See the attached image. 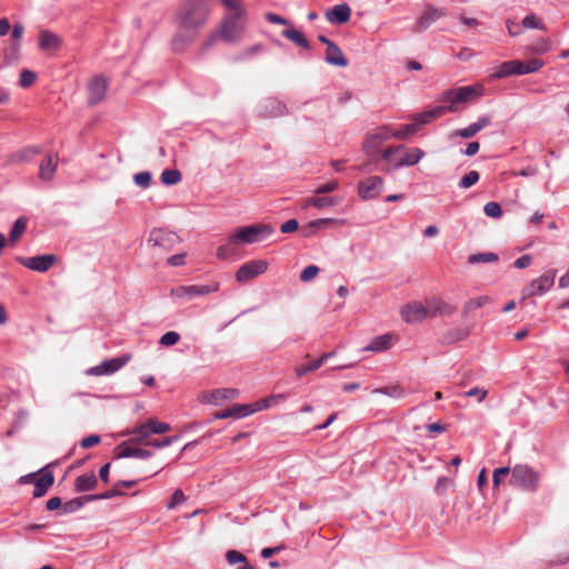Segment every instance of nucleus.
<instances>
[{
  "mask_svg": "<svg viewBox=\"0 0 569 569\" xmlns=\"http://www.w3.org/2000/svg\"><path fill=\"white\" fill-rule=\"evenodd\" d=\"M221 3L228 10L220 23L217 34L207 42L211 44L216 37L224 42L234 43L240 41L247 29V11L239 0H221Z\"/></svg>",
  "mask_w": 569,
  "mask_h": 569,
  "instance_id": "nucleus-1",
  "label": "nucleus"
},
{
  "mask_svg": "<svg viewBox=\"0 0 569 569\" xmlns=\"http://www.w3.org/2000/svg\"><path fill=\"white\" fill-rule=\"evenodd\" d=\"M209 13L208 0H186L177 13L179 28L193 33L206 23Z\"/></svg>",
  "mask_w": 569,
  "mask_h": 569,
  "instance_id": "nucleus-2",
  "label": "nucleus"
},
{
  "mask_svg": "<svg viewBox=\"0 0 569 569\" xmlns=\"http://www.w3.org/2000/svg\"><path fill=\"white\" fill-rule=\"evenodd\" d=\"M425 157L420 148H406L405 146H390L381 152V159L387 162L386 171L417 164Z\"/></svg>",
  "mask_w": 569,
  "mask_h": 569,
  "instance_id": "nucleus-3",
  "label": "nucleus"
},
{
  "mask_svg": "<svg viewBox=\"0 0 569 569\" xmlns=\"http://www.w3.org/2000/svg\"><path fill=\"white\" fill-rule=\"evenodd\" d=\"M483 90L485 88L482 84L466 86L446 90L442 92L439 100L447 104L440 107L445 109V113L456 112L460 103H466L481 97L483 94Z\"/></svg>",
  "mask_w": 569,
  "mask_h": 569,
  "instance_id": "nucleus-4",
  "label": "nucleus"
},
{
  "mask_svg": "<svg viewBox=\"0 0 569 569\" xmlns=\"http://www.w3.org/2000/svg\"><path fill=\"white\" fill-rule=\"evenodd\" d=\"M269 224H251L238 229L231 234V241L238 243H254L264 240L273 233Z\"/></svg>",
  "mask_w": 569,
  "mask_h": 569,
  "instance_id": "nucleus-5",
  "label": "nucleus"
},
{
  "mask_svg": "<svg viewBox=\"0 0 569 569\" xmlns=\"http://www.w3.org/2000/svg\"><path fill=\"white\" fill-rule=\"evenodd\" d=\"M510 483L526 491H536L539 485V475L526 465H517L511 470Z\"/></svg>",
  "mask_w": 569,
  "mask_h": 569,
  "instance_id": "nucleus-6",
  "label": "nucleus"
},
{
  "mask_svg": "<svg viewBox=\"0 0 569 569\" xmlns=\"http://www.w3.org/2000/svg\"><path fill=\"white\" fill-rule=\"evenodd\" d=\"M392 138V128L382 126L367 133L363 140V151L373 158L380 152L382 143Z\"/></svg>",
  "mask_w": 569,
  "mask_h": 569,
  "instance_id": "nucleus-7",
  "label": "nucleus"
},
{
  "mask_svg": "<svg viewBox=\"0 0 569 569\" xmlns=\"http://www.w3.org/2000/svg\"><path fill=\"white\" fill-rule=\"evenodd\" d=\"M171 430V426L167 422L158 421L154 418H150L147 421L138 425L132 431L133 441L147 442V439L151 435H163Z\"/></svg>",
  "mask_w": 569,
  "mask_h": 569,
  "instance_id": "nucleus-8",
  "label": "nucleus"
},
{
  "mask_svg": "<svg viewBox=\"0 0 569 569\" xmlns=\"http://www.w3.org/2000/svg\"><path fill=\"white\" fill-rule=\"evenodd\" d=\"M557 271L550 269L540 277L531 280V282L522 290V300L533 296H541L549 291L556 279Z\"/></svg>",
  "mask_w": 569,
  "mask_h": 569,
  "instance_id": "nucleus-9",
  "label": "nucleus"
},
{
  "mask_svg": "<svg viewBox=\"0 0 569 569\" xmlns=\"http://www.w3.org/2000/svg\"><path fill=\"white\" fill-rule=\"evenodd\" d=\"M17 261L30 270L46 272L57 262V256L40 254L34 257H18Z\"/></svg>",
  "mask_w": 569,
  "mask_h": 569,
  "instance_id": "nucleus-10",
  "label": "nucleus"
},
{
  "mask_svg": "<svg viewBox=\"0 0 569 569\" xmlns=\"http://www.w3.org/2000/svg\"><path fill=\"white\" fill-rule=\"evenodd\" d=\"M268 269V262L266 260H251L242 264L236 272V279L238 282H247L256 277L264 273Z\"/></svg>",
  "mask_w": 569,
  "mask_h": 569,
  "instance_id": "nucleus-11",
  "label": "nucleus"
},
{
  "mask_svg": "<svg viewBox=\"0 0 569 569\" xmlns=\"http://www.w3.org/2000/svg\"><path fill=\"white\" fill-rule=\"evenodd\" d=\"M131 356L130 355H123L121 357L107 359L102 361L100 365L91 367L88 369L87 373L89 376H106V375H112L120 370L129 360Z\"/></svg>",
  "mask_w": 569,
  "mask_h": 569,
  "instance_id": "nucleus-12",
  "label": "nucleus"
},
{
  "mask_svg": "<svg viewBox=\"0 0 569 569\" xmlns=\"http://www.w3.org/2000/svg\"><path fill=\"white\" fill-rule=\"evenodd\" d=\"M218 290V284L212 286H178L170 290V296L179 299H191L199 296H206Z\"/></svg>",
  "mask_w": 569,
  "mask_h": 569,
  "instance_id": "nucleus-13",
  "label": "nucleus"
},
{
  "mask_svg": "<svg viewBox=\"0 0 569 569\" xmlns=\"http://www.w3.org/2000/svg\"><path fill=\"white\" fill-rule=\"evenodd\" d=\"M400 313L403 321L407 323H418L429 319L426 300L423 302L413 301L405 305Z\"/></svg>",
  "mask_w": 569,
  "mask_h": 569,
  "instance_id": "nucleus-14",
  "label": "nucleus"
},
{
  "mask_svg": "<svg viewBox=\"0 0 569 569\" xmlns=\"http://www.w3.org/2000/svg\"><path fill=\"white\" fill-rule=\"evenodd\" d=\"M429 319L436 317H450L456 312V307L440 297L433 296L426 299Z\"/></svg>",
  "mask_w": 569,
  "mask_h": 569,
  "instance_id": "nucleus-15",
  "label": "nucleus"
},
{
  "mask_svg": "<svg viewBox=\"0 0 569 569\" xmlns=\"http://www.w3.org/2000/svg\"><path fill=\"white\" fill-rule=\"evenodd\" d=\"M383 188V180L378 176H370L359 182L358 193L363 200L378 197Z\"/></svg>",
  "mask_w": 569,
  "mask_h": 569,
  "instance_id": "nucleus-16",
  "label": "nucleus"
},
{
  "mask_svg": "<svg viewBox=\"0 0 569 569\" xmlns=\"http://www.w3.org/2000/svg\"><path fill=\"white\" fill-rule=\"evenodd\" d=\"M137 441H133V438L120 443L116 448V457L117 458H138V459H148L152 456V452L146 449L136 448L132 445H137Z\"/></svg>",
  "mask_w": 569,
  "mask_h": 569,
  "instance_id": "nucleus-17",
  "label": "nucleus"
},
{
  "mask_svg": "<svg viewBox=\"0 0 569 569\" xmlns=\"http://www.w3.org/2000/svg\"><path fill=\"white\" fill-rule=\"evenodd\" d=\"M177 241H179V237L164 229H153L148 239V242L153 247H161L168 250L171 249Z\"/></svg>",
  "mask_w": 569,
  "mask_h": 569,
  "instance_id": "nucleus-18",
  "label": "nucleus"
},
{
  "mask_svg": "<svg viewBox=\"0 0 569 569\" xmlns=\"http://www.w3.org/2000/svg\"><path fill=\"white\" fill-rule=\"evenodd\" d=\"M446 16V10L436 8L432 6H427L422 14L417 20L415 31L416 32H422L426 29H428L433 22H436L438 19Z\"/></svg>",
  "mask_w": 569,
  "mask_h": 569,
  "instance_id": "nucleus-19",
  "label": "nucleus"
},
{
  "mask_svg": "<svg viewBox=\"0 0 569 569\" xmlns=\"http://www.w3.org/2000/svg\"><path fill=\"white\" fill-rule=\"evenodd\" d=\"M107 89L108 83L103 77L98 76L92 78L88 84V102L93 106L102 101L106 97Z\"/></svg>",
  "mask_w": 569,
  "mask_h": 569,
  "instance_id": "nucleus-20",
  "label": "nucleus"
},
{
  "mask_svg": "<svg viewBox=\"0 0 569 569\" xmlns=\"http://www.w3.org/2000/svg\"><path fill=\"white\" fill-rule=\"evenodd\" d=\"M325 16L331 24H343L350 20L351 9L347 3L337 4L328 9Z\"/></svg>",
  "mask_w": 569,
  "mask_h": 569,
  "instance_id": "nucleus-21",
  "label": "nucleus"
},
{
  "mask_svg": "<svg viewBox=\"0 0 569 569\" xmlns=\"http://www.w3.org/2000/svg\"><path fill=\"white\" fill-rule=\"evenodd\" d=\"M260 113L263 118H276L287 113V107L276 98H267L262 104Z\"/></svg>",
  "mask_w": 569,
  "mask_h": 569,
  "instance_id": "nucleus-22",
  "label": "nucleus"
},
{
  "mask_svg": "<svg viewBox=\"0 0 569 569\" xmlns=\"http://www.w3.org/2000/svg\"><path fill=\"white\" fill-rule=\"evenodd\" d=\"M491 122V118L489 116H482L478 119V121L469 124L466 128L458 129L452 133V137H460L463 139H469L475 137L480 130L489 126Z\"/></svg>",
  "mask_w": 569,
  "mask_h": 569,
  "instance_id": "nucleus-23",
  "label": "nucleus"
},
{
  "mask_svg": "<svg viewBox=\"0 0 569 569\" xmlns=\"http://www.w3.org/2000/svg\"><path fill=\"white\" fill-rule=\"evenodd\" d=\"M513 74H523L522 61L511 60L501 63L492 73V78H506Z\"/></svg>",
  "mask_w": 569,
  "mask_h": 569,
  "instance_id": "nucleus-24",
  "label": "nucleus"
},
{
  "mask_svg": "<svg viewBox=\"0 0 569 569\" xmlns=\"http://www.w3.org/2000/svg\"><path fill=\"white\" fill-rule=\"evenodd\" d=\"M239 395L237 389H216L202 395L201 399L208 403L219 405L220 401L226 399H233Z\"/></svg>",
  "mask_w": 569,
  "mask_h": 569,
  "instance_id": "nucleus-25",
  "label": "nucleus"
},
{
  "mask_svg": "<svg viewBox=\"0 0 569 569\" xmlns=\"http://www.w3.org/2000/svg\"><path fill=\"white\" fill-rule=\"evenodd\" d=\"M346 220L335 218H322L310 221L302 228V232L306 237L313 234L318 229L326 228L328 226H345Z\"/></svg>",
  "mask_w": 569,
  "mask_h": 569,
  "instance_id": "nucleus-26",
  "label": "nucleus"
},
{
  "mask_svg": "<svg viewBox=\"0 0 569 569\" xmlns=\"http://www.w3.org/2000/svg\"><path fill=\"white\" fill-rule=\"evenodd\" d=\"M326 62L332 66L347 67L348 60L342 53L341 49L336 44H330L326 50Z\"/></svg>",
  "mask_w": 569,
  "mask_h": 569,
  "instance_id": "nucleus-27",
  "label": "nucleus"
},
{
  "mask_svg": "<svg viewBox=\"0 0 569 569\" xmlns=\"http://www.w3.org/2000/svg\"><path fill=\"white\" fill-rule=\"evenodd\" d=\"M39 46L42 50H57L61 46V39L51 31L42 30L39 34Z\"/></svg>",
  "mask_w": 569,
  "mask_h": 569,
  "instance_id": "nucleus-28",
  "label": "nucleus"
},
{
  "mask_svg": "<svg viewBox=\"0 0 569 569\" xmlns=\"http://www.w3.org/2000/svg\"><path fill=\"white\" fill-rule=\"evenodd\" d=\"M335 356V351L322 353L317 360L311 363L299 366L295 369L297 377H302L308 372L318 370L328 359Z\"/></svg>",
  "mask_w": 569,
  "mask_h": 569,
  "instance_id": "nucleus-29",
  "label": "nucleus"
},
{
  "mask_svg": "<svg viewBox=\"0 0 569 569\" xmlns=\"http://www.w3.org/2000/svg\"><path fill=\"white\" fill-rule=\"evenodd\" d=\"M54 477L52 472H44L41 477H39L34 482L33 497L40 498L47 493L49 488L53 485Z\"/></svg>",
  "mask_w": 569,
  "mask_h": 569,
  "instance_id": "nucleus-30",
  "label": "nucleus"
},
{
  "mask_svg": "<svg viewBox=\"0 0 569 569\" xmlns=\"http://www.w3.org/2000/svg\"><path fill=\"white\" fill-rule=\"evenodd\" d=\"M392 336L389 333L379 336L373 338L369 345L365 348L367 351L372 352H382L391 348L392 346Z\"/></svg>",
  "mask_w": 569,
  "mask_h": 569,
  "instance_id": "nucleus-31",
  "label": "nucleus"
},
{
  "mask_svg": "<svg viewBox=\"0 0 569 569\" xmlns=\"http://www.w3.org/2000/svg\"><path fill=\"white\" fill-rule=\"evenodd\" d=\"M98 485V479L93 472L81 475L74 480V489L78 492L93 490Z\"/></svg>",
  "mask_w": 569,
  "mask_h": 569,
  "instance_id": "nucleus-32",
  "label": "nucleus"
},
{
  "mask_svg": "<svg viewBox=\"0 0 569 569\" xmlns=\"http://www.w3.org/2000/svg\"><path fill=\"white\" fill-rule=\"evenodd\" d=\"M57 169V157L47 156L40 163L39 177L42 180L49 181L53 178Z\"/></svg>",
  "mask_w": 569,
  "mask_h": 569,
  "instance_id": "nucleus-33",
  "label": "nucleus"
},
{
  "mask_svg": "<svg viewBox=\"0 0 569 569\" xmlns=\"http://www.w3.org/2000/svg\"><path fill=\"white\" fill-rule=\"evenodd\" d=\"M445 114V109L440 106H437L430 110L423 111L421 113H418L413 117L415 123H417V127L427 124L433 119H438Z\"/></svg>",
  "mask_w": 569,
  "mask_h": 569,
  "instance_id": "nucleus-34",
  "label": "nucleus"
},
{
  "mask_svg": "<svg viewBox=\"0 0 569 569\" xmlns=\"http://www.w3.org/2000/svg\"><path fill=\"white\" fill-rule=\"evenodd\" d=\"M20 50L21 44L20 43H11L9 47H7L3 50V62L2 64L4 67L14 66L20 60Z\"/></svg>",
  "mask_w": 569,
  "mask_h": 569,
  "instance_id": "nucleus-35",
  "label": "nucleus"
},
{
  "mask_svg": "<svg viewBox=\"0 0 569 569\" xmlns=\"http://www.w3.org/2000/svg\"><path fill=\"white\" fill-rule=\"evenodd\" d=\"M340 202V199L333 197H312L305 201L303 207H315L317 209H323L326 207H333Z\"/></svg>",
  "mask_w": 569,
  "mask_h": 569,
  "instance_id": "nucleus-36",
  "label": "nucleus"
},
{
  "mask_svg": "<svg viewBox=\"0 0 569 569\" xmlns=\"http://www.w3.org/2000/svg\"><path fill=\"white\" fill-rule=\"evenodd\" d=\"M490 302H491V299H490L489 296H479V297L469 299L463 305L462 313L466 316L469 312H471V311H473L476 309L482 308V307H485L486 305H488Z\"/></svg>",
  "mask_w": 569,
  "mask_h": 569,
  "instance_id": "nucleus-37",
  "label": "nucleus"
},
{
  "mask_svg": "<svg viewBox=\"0 0 569 569\" xmlns=\"http://www.w3.org/2000/svg\"><path fill=\"white\" fill-rule=\"evenodd\" d=\"M282 36L295 42L297 46L302 47L305 49H309L310 44L307 38L302 34V32L296 30V29H286L282 31Z\"/></svg>",
  "mask_w": 569,
  "mask_h": 569,
  "instance_id": "nucleus-38",
  "label": "nucleus"
},
{
  "mask_svg": "<svg viewBox=\"0 0 569 569\" xmlns=\"http://www.w3.org/2000/svg\"><path fill=\"white\" fill-rule=\"evenodd\" d=\"M27 223H28V220L26 217H20L16 220V222L13 223V226L10 230V236H9L10 242L14 243L19 240V238L23 234V232L27 229Z\"/></svg>",
  "mask_w": 569,
  "mask_h": 569,
  "instance_id": "nucleus-39",
  "label": "nucleus"
},
{
  "mask_svg": "<svg viewBox=\"0 0 569 569\" xmlns=\"http://www.w3.org/2000/svg\"><path fill=\"white\" fill-rule=\"evenodd\" d=\"M499 257L497 253L493 252H479L469 256L468 262L471 264L475 263H490L498 261Z\"/></svg>",
  "mask_w": 569,
  "mask_h": 569,
  "instance_id": "nucleus-40",
  "label": "nucleus"
},
{
  "mask_svg": "<svg viewBox=\"0 0 569 569\" xmlns=\"http://www.w3.org/2000/svg\"><path fill=\"white\" fill-rule=\"evenodd\" d=\"M181 179V172L177 169H166L161 173V182L167 186L177 184Z\"/></svg>",
  "mask_w": 569,
  "mask_h": 569,
  "instance_id": "nucleus-41",
  "label": "nucleus"
},
{
  "mask_svg": "<svg viewBox=\"0 0 569 569\" xmlns=\"http://www.w3.org/2000/svg\"><path fill=\"white\" fill-rule=\"evenodd\" d=\"M417 131H418L417 123L413 122V123H409V124H403L398 130L392 129V138H396L399 140L407 139L409 136L415 134Z\"/></svg>",
  "mask_w": 569,
  "mask_h": 569,
  "instance_id": "nucleus-42",
  "label": "nucleus"
},
{
  "mask_svg": "<svg viewBox=\"0 0 569 569\" xmlns=\"http://www.w3.org/2000/svg\"><path fill=\"white\" fill-rule=\"evenodd\" d=\"M236 244H238V242H232L230 237L228 243L218 247L217 257L221 260H226L234 256L237 252Z\"/></svg>",
  "mask_w": 569,
  "mask_h": 569,
  "instance_id": "nucleus-43",
  "label": "nucleus"
},
{
  "mask_svg": "<svg viewBox=\"0 0 569 569\" xmlns=\"http://www.w3.org/2000/svg\"><path fill=\"white\" fill-rule=\"evenodd\" d=\"M87 501L86 496L71 499L62 505L63 513H70L79 510L83 507L84 502Z\"/></svg>",
  "mask_w": 569,
  "mask_h": 569,
  "instance_id": "nucleus-44",
  "label": "nucleus"
},
{
  "mask_svg": "<svg viewBox=\"0 0 569 569\" xmlns=\"http://www.w3.org/2000/svg\"><path fill=\"white\" fill-rule=\"evenodd\" d=\"M375 392L382 393L388 397H392V398H397V399L403 398L406 395L405 390L400 386L378 388L375 390Z\"/></svg>",
  "mask_w": 569,
  "mask_h": 569,
  "instance_id": "nucleus-45",
  "label": "nucleus"
},
{
  "mask_svg": "<svg viewBox=\"0 0 569 569\" xmlns=\"http://www.w3.org/2000/svg\"><path fill=\"white\" fill-rule=\"evenodd\" d=\"M178 439H179L178 436L166 437V438H163L161 440H150L148 438L147 442H138V445H146V446H151V447H154V448H163V447L171 446Z\"/></svg>",
  "mask_w": 569,
  "mask_h": 569,
  "instance_id": "nucleus-46",
  "label": "nucleus"
},
{
  "mask_svg": "<svg viewBox=\"0 0 569 569\" xmlns=\"http://www.w3.org/2000/svg\"><path fill=\"white\" fill-rule=\"evenodd\" d=\"M36 72L29 69H23L20 73L19 86L22 88H29L36 82Z\"/></svg>",
  "mask_w": 569,
  "mask_h": 569,
  "instance_id": "nucleus-47",
  "label": "nucleus"
},
{
  "mask_svg": "<svg viewBox=\"0 0 569 569\" xmlns=\"http://www.w3.org/2000/svg\"><path fill=\"white\" fill-rule=\"evenodd\" d=\"M479 173L475 170L472 171H469L467 174H465L460 181H459V187L462 188V189H468L470 187H472L473 184H476L479 180Z\"/></svg>",
  "mask_w": 569,
  "mask_h": 569,
  "instance_id": "nucleus-48",
  "label": "nucleus"
},
{
  "mask_svg": "<svg viewBox=\"0 0 569 569\" xmlns=\"http://www.w3.org/2000/svg\"><path fill=\"white\" fill-rule=\"evenodd\" d=\"M231 409L233 418H243L257 411V409H252L250 405H233Z\"/></svg>",
  "mask_w": 569,
  "mask_h": 569,
  "instance_id": "nucleus-49",
  "label": "nucleus"
},
{
  "mask_svg": "<svg viewBox=\"0 0 569 569\" xmlns=\"http://www.w3.org/2000/svg\"><path fill=\"white\" fill-rule=\"evenodd\" d=\"M320 272V268L315 266V264H310L308 267H306L301 273H300V280L302 282H309L311 280H313Z\"/></svg>",
  "mask_w": 569,
  "mask_h": 569,
  "instance_id": "nucleus-50",
  "label": "nucleus"
},
{
  "mask_svg": "<svg viewBox=\"0 0 569 569\" xmlns=\"http://www.w3.org/2000/svg\"><path fill=\"white\" fill-rule=\"evenodd\" d=\"M151 173L149 171H142L133 176V181L141 188H148L151 184Z\"/></svg>",
  "mask_w": 569,
  "mask_h": 569,
  "instance_id": "nucleus-51",
  "label": "nucleus"
},
{
  "mask_svg": "<svg viewBox=\"0 0 569 569\" xmlns=\"http://www.w3.org/2000/svg\"><path fill=\"white\" fill-rule=\"evenodd\" d=\"M483 211L488 217L500 218L502 216V209L498 202L490 201L485 204Z\"/></svg>",
  "mask_w": 569,
  "mask_h": 569,
  "instance_id": "nucleus-52",
  "label": "nucleus"
},
{
  "mask_svg": "<svg viewBox=\"0 0 569 569\" xmlns=\"http://www.w3.org/2000/svg\"><path fill=\"white\" fill-rule=\"evenodd\" d=\"M522 26L525 28H530V29H539V30L545 29L543 23L535 14L526 16L522 20Z\"/></svg>",
  "mask_w": 569,
  "mask_h": 569,
  "instance_id": "nucleus-53",
  "label": "nucleus"
},
{
  "mask_svg": "<svg viewBox=\"0 0 569 569\" xmlns=\"http://www.w3.org/2000/svg\"><path fill=\"white\" fill-rule=\"evenodd\" d=\"M542 66H543V61L540 59H530L527 62H522L523 74L536 72Z\"/></svg>",
  "mask_w": 569,
  "mask_h": 569,
  "instance_id": "nucleus-54",
  "label": "nucleus"
},
{
  "mask_svg": "<svg viewBox=\"0 0 569 569\" xmlns=\"http://www.w3.org/2000/svg\"><path fill=\"white\" fill-rule=\"evenodd\" d=\"M180 340V335L176 331H168L160 338L161 346H173Z\"/></svg>",
  "mask_w": 569,
  "mask_h": 569,
  "instance_id": "nucleus-55",
  "label": "nucleus"
},
{
  "mask_svg": "<svg viewBox=\"0 0 569 569\" xmlns=\"http://www.w3.org/2000/svg\"><path fill=\"white\" fill-rule=\"evenodd\" d=\"M119 495H122V493L120 491L116 490V489H112V490H108V491L102 492V493L86 496V499H87V501L104 500V499H111V498H113L116 496H119Z\"/></svg>",
  "mask_w": 569,
  "mask_h": 569,
  "instance_id": "nucleus-56",
  "label": "nucleus"
},
{
  "mask_svg": "<svg viewBox=\"0 0 569 569\" xmlns=\"http://www.w3.org/2000/svg\"><path fill=\"white\" fill-rule=\"evenodd\" d=\"M186 501V496L184 493L182 492V490L180 489H177L172 496H171V499L170 501L168 502L167 505V508L168 509H173L176 508L177 506L183 503Z\"/></svg>",
  "mask_w": 569,
  "mask_h": 569,
  "instance_id": "nucleus-57",
  "label": "nucleus"
},
{
  "mask_svg": "<svg viewBox=\"0 0 569 569\" xmlns=\"http://www.w3.org/2000/svg\"><path fill=\"white\" fill-rule=\"evenodd\" d=\"M339 184H338V181L337 180H331L327 183H323L321 186H319L316 190H315V193L316 194H326V193H330V192H333L338 189Z\"/></svg>",
  "mask_w": 569,
  "mask_h": 569,
  "instance_id": "nucleus-58",
  "label": "nucleus"
},
{
  "mask_svg": "<svg viewBox=\"0 0 569 569\" xmlns=\"http://www.w3.org/2000/svg\"><path fill=\"white\" fill-rule=\"evenodd\" d=\"M226 558H227V560H228V562L230 565H234V563H238V562H246L247 561L246 556L242 555L241 552L237 551V550H229L226 553Z\"/></svg>",
  "mask_w": 569,
  "mask_h": 569,
  "instance_id": "nucleus-59",
  "label": "nucleus"
},
{
  "mask_svg": "<svg viewBox=\"0 0 569 569\" xmlns=\"http://www.w3.org/2000/svg\"><path fill=\"white\" fill-rule=\"evenodd\" d=\"M488 395V390L485 388H472L465 392L466 397H477L478 402H482Z\"/></svg>",
  "mask_w": 569,
  "mask_h": 569,
  "instance_id": "nucleus-60",
  "label": "nucleus"
},
{
  "mask_svg": "<svg viewBox=\"0 0 569 569\" xmlns=\"http://www.w3.org/2000/svg\"><path fill=\"white\" fill-rule=\"evenodd\" d=\"M24 33V27L21 23H14L11 31L12 43H20Z\"/></svg>",
  "mask_w": 569,
  "mask_h": 569,
  "instance_id": "nucleus-61",
  "label": "nucleus"
},
{
  "mask_svg": "<svg viewBox=\"0 0 569 569\" xmlns=\"http://www.w3.org/2000/svg\"><path fill=\"white\" fill-rule=\"evenodd\" d=\"M510 472L509 467H501L493 471L492 482L495 487H498L501 482L502 477L507 476Z\"/></svg>",
  "mask_w": 569,
  "mask_h": 569,
  "instance_id": "nucleus-62",
  "label": "nucleus"
},
{
  "mask_svg": "<svg viewBox=\"0 0 569 569\" xmlns=\"http://www.w3.org/2000/svg\"><path fill=\"white\" fill-rule=\"evenodd\" d=\"M100 437L97 435H92L89 437H86L81 441V447L84 449L91 448L100 442Z\"/></svg>",
  "mask_w": 569,
  "mask_h": 569,
  "instance_id": "nucleus-63",
  "label": "nucleus"
},
{
  "mask_svg": "<svg viewBox=\"0 0 569 569\" xmlns=\"http://www.w3.org/2000/svg\"><path fill=\"white\" fill-rule=\"evenodd\" d=\"M451 485V481L450 479L446 478V477H441L438 479L437 481V485H436V492L438 495H442L445 492V490Z\"/></svg>",
  "mask_w": 569,
  "mask_h": 569,
  "instance_id": "nucleus-64",
  "label": "nucleus"
}]
</instances>
